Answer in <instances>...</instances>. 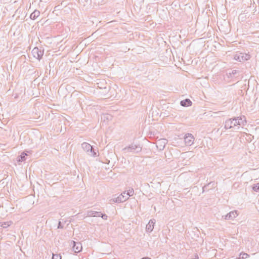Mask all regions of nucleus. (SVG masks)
I'll use <instances>...</instances> for the list:
<instances>
[{
	"mask_svg": "<svg viewBox=\"0 0 259 259\" xmlns=\"http://www.w3.org/2000/svg\"><path fill=\"white\" fill-rule=\"evenodd\" d=\"M246 123V118L244 116L234 117L227 119L224 122V128L228 130L237 125L244 126Z\"/></svg>",
	"mask_w": 259,
	"mask_h": 259,
	"instance_id": "f257e3e1",
	"label": "nucleus"
},
{
	"mask_svg": "<svg viewBox=\"0 0 259 259\" xmlns=\"http://www.w3.org/2000/svg\"><path fill=\"white\" fill-rule=\"evenodd\" d=\"M142 150V147L140 145L135 144H132L128 146L125 147L122 149V151L124 153H137L141 152Z\"/></svg>",
	"mask_w": 259,
	"mask_h": 259,
	"instance_id": "f03ea898",
	"label": "nucleus"
},
{
	"mask_svg": "<svg viewBox=\"0 0 259 259\" xmlns=\"http://www.w3.org/2000/svg\"><path fill=\"white\" fill-rule=\"evenodd\" d=\"M81 147L82 149L86 151L89 155L96 157L97 156V152L96 150L94 149L93 146H92L90 144L87 143H83L81 144Z\"/></svg>",
	"mask_w": 259,
	"mask_h": 259,
	"instance_id": "7ed1b4c3",
	"label": "nucleus"
},
{
	"mask_svg": "<svg viewBox=\"0 0 259 259\" xmlns=\"http://www.w3.org/2000/svg\"><path fill=\"white\" fill-rule=\"evenodd\" d=\"M250 58V56L249 54L241 53V52H237L234 56V59L238 61L239 62H243L245 61H247L249 60Z\"/></svg>",
	"mask_w": 259,
	"mask_h": 259,
	"instance_id": "20e7f679",
	"label": "nucleus"
},
{
	"mask_svg": "<svg viewBox=\"0 0 259 259\" xmlns=\"http://www.w3.org/2000/svg\"><path fill=\"white\" fill-rule=\"evenodd\" d=\"M31 53L34 58L40 60L43 56L44 51V50H41L37 47H35L32 50Z\"/></svg>",
	"mask_w": 259,
	"mask_h": 259,
	"instance_id": "39448f33",
	"label": "nucleus"
},
{
	"mask_svg": "<svg viewBox=\"0 0 259 259\" xmlns=\"http://www.w3.org/2000/svg\"><path fill=\"white\" fill-rule=\"evenodd\" d=\"M194 141V137L191 134H186L184 137V141L187 146H191Z\"/></svg>",
	"mask_w": 259,
	"mask_h": 259,
	"instance_id": "423d86ee",
	"label": "nucleus"
},
{
	"mask_svg": "<svg viewBox=\"0 0 259 259\" xmlns=\"http://www.w3.org/2000/svg\"><path fill=\"white\" fill-rule=\"evenodd\" d=\"M167 140L166 139H160L156 142V146L160 151L163 150L167 144Z\"/></svg>",
	"mask_w": 259,
	"mask_h": 259,
	"instance_id": "0eeeda50",
	"label": "nucleus"
},
{
	"mask_svg": "<svg viewBox=\"0 0 259 259\" xmlns=\"http://www.w3.org/2000/svg\"><path fill=\"white\" fill-rule=\"evenodd\" d=\"M71 244L72 249L75 252H79L82 250V245L80 242L72 241Z\"/></svg>",
	"mask_w": 259,
	"mask_h": 259,
	"instance_id": "6e6552de",
	"label": "nucleus"
},
{
	"mask_svg": "<svg viewBox=\"0 0 259 259\" xmlns=\"http://www.w3.org/2000/svg\"><path fill=\"white\" fill-rule=\"evenodd\" d=\"M238 215L237 211H232L230 212L229 213H227L225 215H223L222 217L226 220H233V219L236 218V217Z\"/></svg>",
	"mask_w": 259,
	"mask_h": 259,
	"instance_id": "1a4fd4ad",
	"label": "nucleus"
},
{
	"mask_svg": "<svg viewBox=\"0 0 259 259\" xmlns=\"http://www.w3.org/2000/svg\"><path fill=\"white\" fill-rule=\"evenodd\" d=\"M155 222L154 219H151L149 221L146 227V231L147 232L150 233L153 231Z\"/></svg>",
	"mask_w": 259,
	"mask_h": 259,
	"instance_id": "9d476101",
	"label": "nucleus"
},
{
	"mask_svg": "<svg viewBox=\"0 0 259 259\" xmlns=\"http://www.w3.org/2000/svg\"><path fill=\"white\" fill-rule=\"evenodd\" d=\"M87 214L88 217H99L101 212L93 210H88Z\"/></svg>",
	"mask_w": 259,
	"mask_h": 259,
	"instance_id": "9b49d317",
	"label": "nucleus"
},
{
	"mask_svg": "<svg viewBox=\"0 0 259 259\" xmlns=\"http://www.w3.org/2000/svg\"><path fill=\"white\" fill-rule=\"evenodd\" d=\"M180 105L183 107H189L192 105V102L189 99H186L180 102Z\"/></svg>",
	"mask_w": 259,
	"mask_h": 259,
	"instance_id": "f8f14e48",
	"label": "nucleus"
},
{
	"mask_svg": "<svg viewBox=\"0 0 259 259\" xmlns=\"http://www.w3.org/2000/svg\"><path fill=\"white\" fill-rule=\"evenodd\" d=\"M40 15V12L38 10H34L30 15V18L32 20H35Z\"/></svg>",
	"mask_w": 259,
	"mask_h": 259,
	"instance_id": "ddd939ff",
	"label": "nucleus"
},
{
	"mask_svg": "<svg viewBox=\"0 0 259 259\" xmlns=\"http://www.w3.org/2000/svg\"><path fill=\"white\" fill-rule=\"evenodd\" d=\"M27 155L26 153L25 152H22L21 155L18 157L17 161L18 162H22L23 161H25L26 159V156Z\"/></svg>",
	"mask_w": 259,
	"mask_h": 259,
	"instance_id": "4468645a",
	"label": "nucleus"
},
{
	"mask_svg": "<svg viewBox=\"0 0 259 259\" xmlns=\"http://www.w3.org/2000/svg\"><path fill=\"white\" fill-rule=\"evenodd\" d=\"M126 200V198H123L122 196L119 195L117 197H115V201L116 203H119L124 202Z\"/></svg>",
	"mask_w": 259,
	"mask_h": 259,
	"instance_id": "2eb2a0df",
	"label": "nucleus"
},
{
	"mask_svg": "<svg viewBox=\"0 0 259 259\" xmlns=\"http://www.w3.org/2000/svg\"><path fill=\"white\" fill-rule=\"evenodd\" d=\"M11 222H3L1 223L0 227H2L3 228H7L8 227H9L10 224Z\"/></svg>",
	"mask_w": 259,
	"mask_h": 259,
	"instance_id": "dca6fc26",
	"label": "nucleus"
},
{
	"mask_svg": "<svg viewBox=\"0 0 259 259\" xmlns=\"http://www.w3.org/2000/svg\"><path fill=\"white\" fill-rule=\"evenodd\" d=\"M126 193L128 197L132 196L134 194V190L133 188H131L127 192H126Z\"/></svg>",
	"mask_w": 259,
	"mask_h": 259,
	"instance_id": "f3484780",
	"label": "nucleus"
},
{
	"mask_svg": "<svg viewBox=\"0 0 259 259\" xmlns=\"http://www.w3.org/2000/svg\"><path fill=\"white\" fill-rule=\"evenodd\" d=\"M252 190L255 192H259V183L253 185Z\"/></svg>",
	"mask_w": 259,
	"mask_h": 259,
	"instance_id": "a211bd4d",
	"label": "nucleus"
},
{
	"mask_svg": "<svg viewBox=\"0 0 259 259\" xmlns=\"http://www.w3.org/2000/svg\"><path fill=\"white\" fill-rule=\"evenodd\" d=\"M237 71L236 70H233L231 71V72H229L227 73L229 77H232V75H235L237 73Z\"/></svg>",
	"mask_w": 259,
	"mask_h": 259,
	"instance_id": "6ab92c4d",
	"label": "nucleus"
},
{
	"mask_svg": "<svg viewBox=\"0 0 259 259\" xmlns=\"http://www.w3.org/2000/svg\"><path fill=\"white\" fill-rule=\"evenodd\" d=\"M248 256V255L246 253H241L240 254L239 259H245Z\"/></svg>",
	"mask_w": 259,
	"mask_h": 259,
	"instance_id": "aec40b11",
	"label": "nucleus"
},
{
	"mask_svg": "<svg viewBox=\"0 0 259 259\" xmlns=\"http://www.w3.org/2000/svg\"><path fill=\"white\" fill-rule=\"evenodd\" d=\"M52 259H61V256L60 254H53Z\"/></svg>",
	"mask_w": 259,
	"mask_h": 259,
	"instance_id": "412c9836",
	"label": "nucleus"
},
{
	"mask_svg": "<svg viewBox=\"0 0 259 259\" xmlns=\"http://www.w3.org/2000/svg\"><path fill=\"white\" fill-rule=\"evenodd\" d=\"M210 185H211V183H208L207 185H205L203 187V188H202L203 192H204L205 191L208 190V189H209L208 187H209Z\"/></svg>",
	"mask_w": 259,
	"mask_h": 259,
	"instance_id": "4be33fe9",
	"label": "nucleus"
},
{
	"mask_svg": "<svg viewBox=\"0 0 259 259\" xmlns=\"http://www.w3.org/2000/svg\"><path fill=\"white\" fill-rule=\"evenodd\" d=\"M104 119L106 120H111L112 119V116L110 114H106L104 115Z\"/></svg>",
	"mask_w": 259,
	"mask_h": 259,
	"instance_id": "5701e85b",
	"label": "nucleus"
},
{
	"mask_svg": "<svg viewBox=\"0 0 259 259\" xmlns=\"http://www.w3.org/2000/svg\"><path fill=\"white\" fill-rule=\"evenodd\" d=\"M120 196H122L123 198H126V200L128 199V196L127 195L126 191H124L123 193H122L120 195Z\"/></svg>",
	"mask_w": 259,
	"mask_h": 259,
	"instance_id": "b1692460",
	"label": "nucleus"
},
{
	"mask_svg": "<svg viewBox=\"0 0 259 259\" xmlns=\"http://www.w3.org/2000/svg\"><path fill=\"white\" fill-rule=\"evenodd\" d=\"M57 228H58V229H61L63 228V225L61 221L59 222Z\"/></svg>",
	"mask_w": 259,
	"mask_h": 259,
	"instance_id": "393cba45",
	"label": "nucleus"
},
{
	"mask_svg": "<svg viewBox=\"0 0 259 259\" xmlns=\"http://www.w3.org/2000/svg\"><path fill=\"white\" fill-rule=\"evenodd\" d=\"M100 217L103 219V220H107V215L106 214L102 213L100 214Z\"/></svg>",
	"mask_w": 259,
	"mask_h": 259,
	"instance_id": "a878e982",
	"label": "nucleus"
},
{
	"mask_svg": "<svg viewBox=\"0 0 259 259\" xmlns=\"http://www.w3.org/2000/svg\"><path fill=\"white\" fill-rule=\"evenodd\" d=\"M115 198H112L110 199L109 200L110 203H116L115 201Z\"/></svg>",
	"mask_w": 259,
	"mask_h": 259,
	"instance_id": "bb28decb",
	"label": "nucleus"
},
{
	"mask_svg": "<svg viewBox=\"0 0 259 259\" xmlns=\"http://www.w3.org/2000/svg\"><path fill=\"white\" fill-rule=\"evenodd\" d=\"M141 259H151V258L148 257H144L142 258Z\"/></svg>",
	"mask_w": 259,
	"mask_h": 259,
	"instance_id": "cd10ccee",
	"label": "nucleus"
},
{
	"mask_svg": "<svg viewBox=\"0 0 259 259\" xmlns=\"http://www.w3.org/2000/svg\"><path fill=\"white\" fill-rule=\"evenodd\" d=\"M239 128H240V127H239V126H238V127L236 128V129H237V130H239Z\"/></svg>",
	"mask_w": 259,
	"mask_h": 259,
	"instance_id": "c85d7f7f",
	"label": "nucleus"
}]
</instances>
